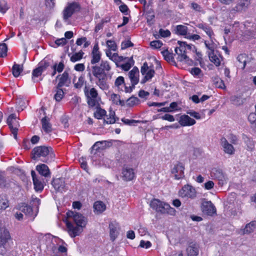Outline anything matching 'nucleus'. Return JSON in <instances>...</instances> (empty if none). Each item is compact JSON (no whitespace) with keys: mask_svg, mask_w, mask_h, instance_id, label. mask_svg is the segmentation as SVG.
Listing matches in <instances>:
<instances>
[{"mask_svg":"<svg viewBox=\"0 0 256 256\" xmlns=\"http://www.w3.org/2000/svg\"><path fill=\"white\" fill-rule=\"evenodd\" d=\"M212 176L217 178L219 180V184L222 185L226 183L228 180L227 178L220 170H213L212 172Z\"/></svg>","mask_w":256,"mask_h":256,"instance_id":"obj_23","label":"nucleus"},{"mask_svg":"<svg viewBox=\"0 0 256 256\" xmlns=\"http://www.w3.org/2000/svg\"><path fill=\"white\" fill-rule=\"evenodd\" d=\"M64 66L62 62H60L58 64H56L53 65L52 66L53 72L52 74V76H54L56 74V72H61L63 70Z\"/></svg>","mask_w":256,"mask_h":256,"instance_id":"obj_37","label":"nucleus"},{"mask_svg":"<svg viewBox=\"0 0 256 256\" xmlns=\"http://www.w3.org/2000/svg\"><path fill=\"white\" fill-rule=\"evenodd\" d=\"M202 210L210 216H212L216 212V208L210 201L204 202L202 203Z\"/></svg>","mask_w":256,"mask_h":256,"instance_id":"obj_20","label":"nucleus"},{"mask_svg":"<svg viewBox=\"0 0 256 256\" xmlns=\"http://www.w3.org/2000/svg\"><path fill=\"white\" fill-rule=\"evenodd\" d=\"M110 236V240L114 242L118 234V224L116 222H111L109 224Z\"/></svg>","mask_w":256,"mask_h":256,"instance_id":"obj_16","label":"nucleus"},{"mask_svg":"<svg viewBox=\"0 0 256 256\" xmlns=\"http://www.w3.org/2000/svg\"><path fill=\"white\" fill-rule=\"evenodd\" d=\"M21 210L26 216H30L32 215V209L30 206H28L26 204H24L22 206Z\"/></svg>","mask_w":256,"mask_h":256,"instance_id":"obj_45","label":"nucleus"},{"mask_svg":"<svg viewBox=\"0 0 256 256\" xmlns=\"http://www.w3.org/2000/svg\"><path fill=\"white\" fill-rule=\"evenodd\" d=\"M250 0H238L236 5L232 8V11L242 12L245 11L248 7Z\"/></svg>","mask_w":256,"mask_h":256,"instance_id":"obj_12","label":"nucleus"},{"mask_svg":"<svg viewBox=\"0 0 256 256\" xmlns=\"http://www.w3.org/2000/svg\"><path fill=\"white\" fill-rule=\"evenodd\" d=\"M42 130L46 132L49 133L52 132V126L47 119L46 117L45 116L42 119Z\"/></svg>","mask_w":256,"mask_h":256,"instance_id":"obj_29","label":"nucleus"},{"mask_svg":"<svg viewBox=\"0 0 256 256\" xmlns=\"http://www.w3.org/2000/svg\"><path fill=\"white\" fill-rule=\"evenodd\" d=\"M178 196L184 200H194L196 198L197 192L196 188L190 184H186L180 190Z\"/></svg>","mask_w":256,"mask_h":256,"instance_id":"obj_7","label":"nucleus"},{"mask_svg":"<svg viewBox=\"0 0 256 256\" xmlns=\"http://www.w3.org/2000/svg\"><path fill=\"white\" fill-rule=\"evenodd\" d=\"M150 45L154 48H159L162 46V43L160 40H153L150 42Z\"/></svg>","mask_w":256,"mask_h":256,"instance_id":"obj_57","label":"nucleus"},{"mask_svg":"<svg viewBox=\"0 0 256 256\" xmlns=\"http://www.w3.org/2000/svg\"><path fill=\"white\" fill-rule=\"evenodd\" d=\"M212 81L216 87L221 89H226V86L224 80L218 76H216L212 78Z\"/></svg>","mask_w":256,"mask_h":256,"instance_id":"obj_31","label":"nucleus"},{"mask_svg":"<svg viewBox=\"0 0 256 256\" xmlns=\"http://www.w3.org/2000/svg\"><path fill=\"white\" fill-rule=\"evenodd\" d=\"M50 62H47L46 60L44 59L39 63L38 67L40 68L44 72L50 66Z\"/></svg>","mask_w":256,"mask_h":256,"instance_id":"obj_56","label":"nucleus"},{"mask_svg":"<svg viewBox=\"0 0 256 256\" xmlns=\"http://www.w3.org/2000/svg\"><path fill=\"white\" fill-rule=\"evenodd\" d=\"M134 62L132 58L130 62H126L124 64H122L120 66L124 71H128L134 64Z\"/></svg>","mask_w":256,"mask_h":256,"instance_id":"obj_52","label":"nucleus"},{"mask_svg":"<svg viewBox=\"0 0 256 256\" xmlns=\"http://www.w3.org/2000/svg\"><path fill=\"white\" fill-rule=\"evenodd\" d=\"M11 237L8 230L4 227L0 228V248L4 246Z\"/></svg>","mask_w":256,"mask_h":256,"instance_id":"obj_11","label":"nucleus"},{"mask_svg":"<svg viewBox=\"0 0 256 256\" xmlns=\"http://www.w3.org/2000/svg\"><path fill=\"white\" fill-rule=\"evenodd\" d=\"M106 144V141L97 142L93 145L92 148V149L96 148V150H97L100 148H103L105 146Z\"/></svg>","mask_w":256,"mask_h":256,"instance_id":"obj_55","label":"nucleus"},{"mask_svg":"<svg viewBox=\"0 0 256 256\" xmlns=\"http://www.w3.org/2000/svg\"><path fill=\"white\" fill-rule=\"evenodd\" d=\"M214 38L212 37V40H210V42H208L207 41H204V44L206 48L209 50L208 52H214V44L213 41Z\"/></svg>","mask_w":256,"mask_h":256,"instance_id":"obj_53","label":"nucleus"},{"mask_svg":"<svg viewBox=\"0 0 256 256\" xmlns=\"http://www.w3.org/2000/svg\"><path fill=\"white\" fill-rule=\"evenodd\" d=\"M43 71L40 69L38 66L34 69L32 72V79L34 82H37L38 80H36V78H38L41 76Z\"/></svg>","mask_w":256,"mask_h":256,"instance_id":"obj_46","label":"nucleus"},{"mask_svg":"<svg viewBox=\"0 0 256 256\" xmlns=\"http://www.w3.org/2000/svg\"><path fill=\"white\" fill-rule=\"evenodd\" d=\"M84 52L82 50H80L78 52H75L72 54H68L70 56V60L72 62H76L82 59Z\"/></svg>","mask_w":256,"mask_h":256,"instance_id":"obj_30","label":"nucleus"},{"mask_svg":"<svg viewBox=\"0 0 256 256\" xmlns=\"http://www.w3.org/2000/svg\"><path fill=\"white\" fill-rule=\"evenodd\" d=\"M96 112H94V116L97 119H101L106 114V111L104 109L101 108L99 106H97Z\"/></svg>","mask_w":256,"mask_h":256,"instance_id":"obj_39","label":"nucleus"},{"mask_svg":"<svg viewBox=\"0 0 256 256\" xmlns=\"http://www.w3.org/2000/svg\"><path fill=\"white\" fill-rule=\"evenodd\" d=\"M10 201L8 196L4 194H0V212H2L8 208Z\"/></svg>","mask_w":256,"mask_h":256,"instance_id":"obj_24","label":"nucleus"},{"mask_svg":"<svg viewBox=\"0 0 256 256\" xmlns=\"http://www.w3.org/2000/svg\"><path fill=\"white\" fill-rule=\"evenodd\" d=\"M122 120L124 124L130 126L134 125L140 122V121L138 120H129L124 118H122Z\"/></svg>","mask_w":256,"mask_h":256,"instance_id":"obj_58","label":"nucleus"},{"mask_svg":"<svg viewBox=\"0 0 256 256\" xmlns=\"http://www.w3.org/2000/svg\"><path fill=\"white\" fill-rule=\"evenodd\" d=\"M162 54L164 57V59L168 62H174V56L172 53L170 52L168 50H164L162 51Z\"/></svg>","mask_w":256,"mask_h":256,"instance_id":"obj_41","label":"nucleus"},{"mask_svg":"<svg viewBox=\"0 0 256 256\" xmlns=\"http://www.w3.org/2000/svg\"><path fill=\"white\" fill-rule=\"evenodd\" d=\"M178 122L182 126H186L194 125L196 123V122L188 115L184 114L180 117Z\"/></svg>","mask_w":256,"mask_h":256,"instance_id":"obj_19","label":"nucleus"},{"mask_svg":"<svg viewBox=\"0 0 256 256\" xmlns=\"http://www.w3.org/2000/svg\"><path fill=\"white\" fill-rule=\"evenodd\" d=\"M139 102V100L135 96H131L127 100V104L130 106H133L136 105Z\"/></svg>","mask_w":256,"mask_h":256,"instance_id":"obj_49","label":"nucleus"},{"mask_svg":"<svg viewBox=\"0 0 256 256\" xmlns=\"http://www.w3.org/2000/svg\"><path fill=\"white\" fill-rule=\"evenodd\" d=\"M162 120H166L170 122H174L175 119L173 116L170 114H166L161 117Z\"/></svg>","mask_w":256,"mask_h":256,"instance_id":"obj_63","label":"nucleus"},{"mask_svg":"<svg viewBox=\"0 0 256 256\" xmlns=\"http://www.w3.org/2000/svg\"><path fill=\"white\" fill-rule=\"evenodd\" d=\"M220 144L226 154L230 155H232L234 154L235 150L234 147L228 142L226 138H222L220 140Z\"/></svg>","mask_w":256,"mask_h":256,"instance_id":"obj_14","label":"nucleus"},{"mask_svg":"<svg viewBox=\"0 0 256 256\" xmlns=\"http://www.w3.org/2000/svg\"><path fill=\"white\" fill-rule=\"evenodd\" d=\"M110 100L116 104H120L122 102L120 100V96L116 94H112L110 96Z\"/></svg>","mask_w":256,"mask_h":256,"instance_id":"obj_54","label":"nucleus"},{"mask_svg":"<svg viewBox=\"0 0 256 256\" xmlns=\"http://www.w3.org/2000/svg\"><path fill=\"white\" fill-rule=\"evenodd\" d=\"M230 101L235 105H240L242 104L243 100L240 96H231Z\"/></svg>","mask_w":256,"mask_h":256,"instance_id":"obj_50","label":"nucleus"},{"mask_svg":"<svg viewBox=\"0 0 256 256\" xmlns=\"http://www.w3.org/2000/svg\"><path fill=\"white\" fill-rule=\"evenodd\" d=\"M70 80L68 78V72H64L60 78L59 82L58 84V88H62L64 86H68Z\"/></svg>","mask_w":256,"mask_h":256,"instance_id":"obj_27","label":"nucleus"},{"mask_svg":"<svg viewBox=\"0 0 256 256\" xmlns=\"http://www.w3.org/2000/svg\"><path fill=\"white\" fill-rule=\"evenodd\" d=\"M210 60L213 62L216 66L220 64L222 57L217 52H208Z\"/></svg>","mask_w":256,"mask_h":256,"instance_id":"obj_21","label":"nucleus"},{"mask_svg":"<svg viewBox=\"0 0 256 256\" xmlns=\"http://www.w3.org/2000/svg\"><path fill=\"white\" fill-rule=\"evenodd\" d=\"M50 148L46 146H38L32 150V158L34 159H38V158H42V159L43 162H47V160L46 158V156L50 154Z\"/></svg>","mask_w":256,"mask_h":256,"instance_id":"obj_8","label":"nucleus"},{"mask_svg":"<svg viewBox=\"0 0 256 256\" xmlns=\"http://www.w3.org/2000/svg\"><path fill=\"white\" fill-rule=\"evenodd\" d=\"M150 206L157 212L162 214L174 216L176 214V210L174 208L171 207L169 204L160 201L158 199L154 198L152 200Z\"/></svg>","mask_w":256,"mask_h":256,"instance_id":"obj_4","label":"nucleus"},{"mask_svg":"<svg viewBox=\"0 0 256 256\" xmlns=\"http://www.w3.org/2000/svg\"><path fill=\"white\" fill-rule=\"evenodd\" d=\"M133 46V44L130 40H125L122 42L121 48L124 50L132 46Z\"/></svg>","mask_w":256,"mask_h":256,"instance_id":"obj_60","label":"nucleus"},{"mask_svg":"<svg viewBox=\"0 0 256 256\" xmlns=\"http://www.w3.org/2000/svg\"><path fill=\"white\" fill-rule=\"evenodd\" d=\"M64 92L62 89L57 88L56 94L54 96V98L57 102L61 100L64 96Z\"/></svg>","mask_w":256,"mask_h":256,"instance_id":"obj_51","label":"nucleus"},{"mask_svg":"<svg viewBox=\"0 0 256 256\" xmlns=\"http://www.w3.org/2000/svg\"><path fill=\"white\" fill-rule=\"evenodd\" d=\"M80 10V6L76 2H68L64 8L62 12V18L64 21L69 24L70 18L75 13L79 12Z\"/></svg>","mask_w":256,"mask_h":256,"instance_id":"obj_6","label":"nucleus"},{"mask_svg":"<svg viewBox=\"0 0 256 256\" xmlns=\"http://www.w3.org/2000/svg\"><path fill=\"white\" fill-rule=\"evenodd\" d=\"M104 121L108 124H114L116 121L115 118V112L112 110H110L109 112L108 115L106 116V118L104 119Z\"/></svg>","mask_w":256,"mask_h":256,"instance_id":"obj_34","label":"nucleus"},{"mask_svg":"<svg viewBox=\"0 0 256 256\" xmlns=\"http://www.w3.org/2000/svg\"><path fill=\"white\" fill-rule=\"evenodd\" d=\"M129 78L130 80L133 87L135 86L139 81V70L138 68L134 67L128 73Z\"/></svg>","mask_w":256,"mask_h":256,"instance_id":"obj_18","label":"nucleus"},{"mask_svg":"<svg viewBox=\"0 0 256 256\" xmlns=\"http://www.w3.org/2000/svg\"><path fill=\"white\" fill-rule=\"evenodd\" d=\"M66 42L67 40L66 38H59L55 41V43L58 46H63L66 44Z\"/></svg>","mask_w":256,"mask_h":256,"instance_id":"obj_64","label":"nucleus"},{"mask_svg":"<svg viewBox=\"0 0 256 256\" xmlns=\"http://www.w3.org/2000/svg\"><path fill=\"white\" fill-rule=\"evenodd\" d=\"M33 182L34 186V189L36 190L41 191L43 190L44 184L42 182L38 179V178L33 180Z\"/></svg>","mask_w":256,"mask_h":256,"instance_id":"obj_44","label":"nucleus"},{"mask_svg":"<svg viewBox=\"0 0 256 256\" xmlns=\"http://www.w3.org/2000/svg\"><path fill=\"white\" fill-rule=\"evenodd\" d=\"M184 168L183 164L178 162L172 170V173L174 174L176 179L179 180L184 176Z\"/></svg>","mask_w":256,"mask_h":256,"instance_id":"obj_13","label":"nucleus"},{"mask_svg":"<svg viewBox=\"0 0 256 256\" xmlns=\"http://www.w3.org/2000/svg\"><path fill=\"white\" fill-rule=\"evenodd\" d=\"M7 124L15 139L17 138L18 130L19 123L16 114H11L7 119Z\"/></svg>","mask_w":256,"mask_h":256,"instance_id":"obj_9","label":"nucleus"},{"mask_svg":"<svg viewBox=\"0 0 256 256\" xmlns=\"http://www.w3.org/2000/svg\"><path fill=\"white\" fill-rule=\"evenodd\" d=\"M191 8L194 10L195 11L198 12H202L203 10L202 8L198 4L196 3L192 2L191 4Z\"/></svg>","mask_w":256,"mask_h":256,"instance_id":"obj_62","label":"nucleus"},{"mask_svg":"<svg viewBox=\"0 0 256 256\" xmlns=\"http://www.w3.org/2000/svg\"><path fill=\"white\" fill-rule=\"evenodd\" d=\"M8 52L7 46L6 44H0V57L4 58L6 56Z\"/></svg>","mask_w":256,"mask_h":256,"instance_id":"obj_48","label":"nucleus"},{"mask_svg":"<svg viewBox=\"0 0 256 256\" xmlns=\"http://www.w3.org/2000/svg\"><path fill=\"white\" fill-rule=\"evenodd\" d=\"M10 8L6 0H0V12L4 14Z\"/></svg>","mask_w":256,"mask_h":256,"instance_id":"obj_43","label":"nucleus"},{"mask_svg":"<svg viewBox=\"0 0 256 256\" xmlns=\"http://www.w3.org/2000/svg\"><path fill=\"white\" fill-rule=\"evenodd\" d=\"M159 34L162 37L166 38L170 36V32L168 30H164L160 28L159 30Z\"/></svg>","mask_w":256,"mask_h":256,"instance_id":"obj_61","label":"nucleus"},{"mask_svg":"<svg viewBox=\"0 0 256 256\" xmlns=\"http://www.w3.org/2000/svg\"><path fill=\"white\" fill-rule=\"evenodd\" d=\"M179 45L178 48H175V52L178 55V59L180 62H188L189 58L187 56L186 54L188 52H195L196 51V46L191 44H187L186 42H178Z\"/></svg>","mask_w":256,"mask_h":256,"instance_id":"obj_3","label":"nucleus"},{"mask_svg":"<svg viewBox=\"0 0 256 256\" xmlns=\"http://www.w3.org/2000/svg\"><path fill=\"white\" fill-rule=\"evenodd\" d=\"M36 170L44 177L50 176V172L48 166L45 164H41L36 166Z\"/></svg>","mask_w":256,"mask_h":256,"instance_id":"obj_25","label":"nucleus"},{"mask_svg":"<svg viewBox=\"0 0 256 256\" xmlns=\"http://www.w3.org/2000/svg\"><path fill=\"white\" fill-rule=\"evenodd\" d=\"M247 58L245 54H240L237 57V60L239 64L238 66L242 69H244L246 62Z\"/></svg>","mask_w":256,"mask_h":256,"instance_id":"obj_32","label":"nucleus"},{"mask_svg":"<svg viewBox=\"0 0 256 256\" xmlns=\"http://www.w3.org/2000/svg\"><path fill=\"white\" fill-rule=\"evenodd\" d=\"M124 86V79L122 76L118 77L114 82V86L119 90L123 91L122 87Z\"/></svg>","mask_w":256,"mask_h":256,"instance_id":"obj_33","label":"nucleus"},{"mask_svg":"<svg viewBox=\"0 0 256 256\" xmlns=\"http://www.w3.org/2000/svg\"><path fill=\"white\" fill-rule=\"evenodd\" d=\"M84 94L87 98L88 105L90 107L100 106V98L98 96V90L94 88H88L85 86L84 88Z\"/></svg>","mask_w":256,"mask_h":256,"instance_id":"obj_5","label":"nucleus"},{"mask_svg":"<svg viewBox=\"0 0 256 256\" xmlns=\"http://www.w3.org/2000/svg\"><path fill=\"white\" fill-rule=\"evenodd\" d=\"M16 104L18 111L22 110L26 106V100L23 98H19L16 99Z\"/></svg>","mask_w":256,"mask_h":256,"instance_id":"obj_35","label":"nucleus"},{"mask_svg":"<svg viewBox=\"0 0 256 256\" xmlns=\"http://www.w3.org/2000/svg\"><path fill=\"white\" fill-rule=\"evenodd\" d=\"M256 228V222L252 221L247 224L244 229V233L250 234Z\"/></svg>","mask_w":256,"mask_h":256,"instance_id":"obj_38","label":"nucleus"},{"mask_svg":"<svg viewBox=\"0 0 256 256\" xmlns=\"http://www.w3.org/2000/svg\"><path fill=\"white\" fill-rule=\"evenodd\" d=\"M66 215L68 218H72L73 221L72 222L68 220L66 222L68 234L72 238L80 236L86 225V218L82 214L72 211H68Z\"/></svg>","mask_w":256,"mask_h":256,"instance_id":"obj_2","label":"nucleus"},{"mask_svg":"<svg viewBox=\"0 0 256 256\" xmlns=\"http://www.w3.org/2000/svg\"><path fill=\"white\" fill-rule=\"evenodd\" d=\"M186 251L188 256H196L199 253L198 246L195 243H190Z\"/></svg>","mask_w":256,"mask_h":256,"instance_id":"obj_22","label":"nucleus"},{"mask_svg":"<svg viewBox=\"0 0 256 256\" xmlns=\"http://www.w3.org/2000/svg\"><path fill=\"white\" fill-rule=\"evenodd\" d=\"M198 28L202 29L203 30L206 34L210 38V40H212V37L214 36V33L210 28L208 24H198L196 26Z\"/></svg>","mask_w":256,"mask_h":256,"instance_id":"obj_26","label":"nucleus"},{"mask_svg":"<svg viewBox=\"0 0 256 256\" xmlns=\"http://www.w3.org/2000/svg\"><path fill=\"white\" fill-rule=\"evenodd\" d=\"M140 72L144 78L142 80V83L144 84L148 80H150L154 76V70L148 67L147 62H145L141 67Z\"/></svg>","mask_w":256,"mask_h":256,"instance_id":"obj_10","label":"nucleus"},{"mask_svg":"<svg viewBox=\"0 0 256 256\" xmlns=\"http://www.w3.org/2000/svg\"><path fill=\"white\" fill-rule=\"evenodd\" d=\"M188 32V28L186 26L178 25L176 28V34L181 36H186Z\"/></svg>","mask_w":256,"mask_h":256,"instance_id":"obj_36","label":"nucleus"},{"mask_svg":"<svg viewBox=\"0 0 256 256\" xmlns=\"http://www.w3.org/2000/svg\"><path fill=\"white\" fill-rule=\"evenodd\" d=\"M22 71V68L20 64H14L12 68V72L14 77H18Z\"/></svg>","mask_w":256,"mask_h":256,"instance_id":"obj_42","label":"nucleus"},{"mask_svg":"<svg viewBox=\"0 0 256 256\" xmlns=\"http://www.w3.org/2000/svg\"><path fill=\"white\" fill-rule=\"evenodd\" d=\"M186 114H190V116L194 118L197 120H200L201 118V116L200 114L198 112H196L192 110H189L186 112Z\"/></svg>","mask_w":256,"mask_h":256,"instance_id":"obj_59","label":"nucleus"},{"mask_svg":"<svg viewBox=\"0 0 256 256\" xmlns=\"http://www.w3.org/2000/svg\"><path fill=\"white\" fill-rule=\"evenodd\" d=\"M106 44L109 50H112L113 51L116 50L118 47L114 41L112 40H108L106 42Z\"/></svg>","mask_w":256,"mask_h":256,"instance_id":"obj_47","label":"nucleus"},{"mask_svg":"<svg viewBox=\"0 0 256 256\" xmlns=\"http://www.w3.org/2000/svg\"><path fill=\"white\" fill-rule=\"evenodd\" d=\"M101 56L98 45L96 44L94 46L91 53L90 64L92 66H88L86 72L87 76L90 81H94L100 88L104 90L109 88L106 72H109L111 70V66L109 62L106 60H102L100 66L96 64L100 62Z\"/></svg>","mask_w":256,"mask_h":256,"instance_id":"obj_1","label":"nucleus"},{"mask_svg":"<svg viewBox=\"0 0 256 256\" xmlns=\"http://www.w3.org/2000/svg\"><path fill=\"white\" fill-rule=\"evenodd\" d=\"M94 212L97 214H101L105 210L106 206L105 204L101 201H97L94 204Z\"/></svg>","mask_w":256,"mask_h":256,"instance_id":"obj_28","label":"nucleus"},{"mask_svg":"<svg viewBox=\"0 0 256 256\" xmlns=\"http://www.w3.org/2000/svg\"><path fill=\"white\" fill-rule=\"evenodd\" d=\"M122 174L123 180L126 181L132 180L135 176L134 169L128 166L123 168Z\"/></svg>","mask_w":256,"mask_h":256,"instance_id":"obj_15","label":"nucleus"},{"mask_svg":"<svg viewBox=\"0 0 256 256\" xmlns=\"http://www.w3.org/2000/svg\"><path fill=\"white\" fill-rule=\"evenodd\" d=\"M73 82L74 84V88H80L84 85V76H80L78 80H76V78H74L73 80Z\"/></svg>","mask_w":256,"mask_h":256,"instance_id":"obj_40","label":"nucleus"},{"mask_svg":"<svg viewBox=\"0 0 256 256\" xmlns=\"http://www.w3.org/2000/svg\"><path fill=\"white\" fill-rule=\"evenodd\" d=\"M52 184L54 189L61 192L65 191L66 189L65 182L62 178H56L52 181Z\"/></svg>","mask_w":256,"mask_h":256,"instance_id":"obj_17","label":"nucleus"}]
</instances>
